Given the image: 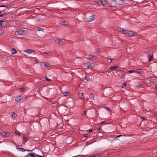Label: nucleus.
Wrapping results in <instances>:
<instances>
[{
  "mask_svg": "<svg viewBox=\"0 0 157 157\" xmlns=\"http://www.w3.org/2000/svg\"><path fill=\"white\" fill-rule=\"evenodd\" d=\"M117 0H112V1H113V2H116V1H117Z\"/></svg>",
  "mask_w": 157,
  "mask_h": 157,
  "instance_id": "nucleus-57",
  "label": "nucleus"
},
{
  "mask_svg": "<svg viewBox=\"0 0 157 157\" xmlns=\"http://www.w3.org/2000/svg\"><path fill=\"white\" fill-rule=\"evenodd\" d=\"M136 72L139 74H142L144 73V71L142 69H138L136 71Z\"/></svg>",
  "mask_w": 157,
  "mask_h": 157,
  "instance_id": "nucleus-15",
  "label": "nucleus"
},
{
  "mask_svg": "<svg viewBox=\"0 0 157 157\" xmlns=\"http://www.w3.org/2000/svg\"><path fill=\"white\" fill-rule=\"evenodd\" d=\"M101 2L103 5L105 6L107 4L106 3V2L105 0H101Z\"/></svg>",
  "mask_w": 157,
  "mask_h": 157,
  "instance_id": "nucleus-23",
  "label": "nucleus"
},
{
  "mask_svg": "<svg viewBox=\"0 0 157 157\" xmlns=\"http://www.w3.org/2000/svg\"><path fill=\"white\" fill-rule=\"evenodd\" d=\"M35 61H36V62H37V59H36Z\"/></svg>",
  "mask_w": 157,
  "mask_h": 157,
  "instance_id": "nucleus-59",
  "label": "nucleus"
},
{
  "mask_svg": "<svg viewBox=\"0 0 157 157\" xmlns=\"http://www.w3.org/2000/svg\"><path fill=\"white\" fill-rule=\"evenodd\" d=\"M62 93L65 96H68V95L69 94H70V93L69 92H67V91L63 92H62Z\"/></svg>",
  "mask_w": 157,
  "mask_h": 157,
  "instance_id": "nucleus-22",
  "label": "nucleus"
},
{
  "mask_svg": "<svg viewBox=\"0 0 157 157\" xmlns=\"http://www.w3.org/2000/svg\"><path fill=\"white\" fill-rule=\"evenodd\" d=\"M44 29L40 27H38L37 28V31H42L44 32Z\"/></svg>",
  "mask_w": 157,
  "mask_h": 157,
  "instance_id": "nucleus-26",
  "label": "nucleus"
},
{
  "mask_svg": "<svg viewBox=\"0 0 157 157\" xmlns=\"http://www.w3.org/2000/svg\"><path fill=\"white\" fill-rule=\"evenodd\" d=\"M69 22L66 21H60V24L62 25H68Z\"/></svg>",
  "mask_w": 157,
  "mask_h": 157,
  "instance_id": "nucleus-7",
  "label": "nucleus"
},
{
  "mask_svg": "<svg viewBox=\"0 0 157 157\" xmlns=\"http://www.w3.org/2000/svg\"><path fill=\"white\" fill-rule=\"evenodd\" d=\"M128 72L129 73L136 72V71L134 70H129L128 71Z\"/></svg>",
  "mask_w": 157,
  "mask_h": 157,
  "instance_id": "nucleus-29",
  "label": "nucleus"
},
{
  "mask_svg": "<svg viewBox=\"0 0 157 157\" xmlns=\"http://www.w3.org/2000/svg\"><path fill=\"white\" fill-rule=\"evenodd\" d=\"M1 134L4 136L7 137L9 136V134L5 131H3L1 132Z\"/></svg>",
  "mask_w": 157,
  "mask_h": 157,
  "instance_id": "nucleus-10",
  "label": "nucleus"
},
{
  "mask_svg": "<svg viewBox=\"0 0 157 157\" xmlns=\"http://www.w3.org/2000/svg\"><path fill=\"white\" fill-rule=\"evenodd\" d=\"M118 67V66H113L111 67L110 68L109 70H113L114 69H116Z\"/></svg>",
  "mask_w": 157,
  "mask_h": 157,
  "instance_id": "nucleus-19",
  "label": "nucleus"
},
{
  "mask_svg": "<svg viewBox=\"0 0 157 157\" xmlns=\"http://www.w3.org/2000/svg\"><path fill=\"white\" fill-rule=\"evenodd\" d=\"M93 131V129H89V130H87V132H91Z\"/></svg>",
  "mask_w": 157,
  "mask_h": 157,
  "instance_id": "nucleus-41",
  "label": "nucleus"
},
{
  "mask_svg": "<svg viewBox=\"0 0 157 157\" xmlns=\"http://www.w3.org/2000/svg\"><path fill=\"white\" fill-rule=\"evenodd\" d=\"M39 157H44L43 156L39 155Z\"/></svg>",
  "mask_w": 157,
  "mask_h": 157,
  "instance_id": "nucleus-58",
  "label": "nucleus"
},
{
  "mask_svg": "<svg viewBox=\"0 0 157 157\" xmlns=\"http://www.w3.org/2000/svg\"><path fill=\"white\" fill-rule=\"evenodd\" d=\"M1 13H2L0 11V14H1Z\"/></svg>",
  "mask_w": 157,
  "mask_h": 157,
  "instance_id": "nucleus-60",
  "label": "nucleus"
},
{
  "mask_svg": "<svg viewBox=\"0 0 157 157\" xmlns=\"http://www.w3.org/2000/svg\"><path fill=\"white\" fill-rule=\"evenodd\" d=\"M105 108L106 110L109 111L110 112H111L112 111L111 110V109L108 107H105Z\"/></svg>",
  "mask_w": 157,
  "mask_h": 157,
  "instance_id": "nucleus-32",
  "label": "nucleus"
},
{
  "mask_svg": "<svg viewBox=\"0 0 157 157\" xmlns=\"http://www.w3.org/2000/svg\"><path fill=\"white\" fill-rule=\"evenodd\" d=\"M120 30H119V31H123V30H123V29H121V28H120Z\"/></svg>",
  "mask_w": 157,
  "mask_h": 157,
  "instance_id": "nucleus-51",
  "label": "nucleus"
},
{
  "mask_svg": "<svg viewBox=\"0 0 157 157\" xmlns=\"http://www.w3.org/2000/svg\"><path fill=\"white\" fill-rule=\"evenodd\" d=\"M11 51L12 52L11 54L12 55H14L17 52V51L14 48L12 49Z\"/></svg>",
  "mask_w": 157,
  "mask_h": 157,
  "instance_id": "nucleus-18",
  "label": "nucleus"
},
{
  "mask_svg": "<svg viewBox=\"0 0 157 157\" xmlns=\"http://www.w3.org/2000/svg\"><path fill=\"white\" fill-rule=\"evenodd\" d=\"M35 156H37V157H39V155H36L35 154Z\"/></svg>",
  "mask_w": 157,
  "mask_h": 157,
  "instance_id": "nucleus-53",
  "label": "nucleus"
},
{
  "mask_svg": "<svg viewBox=\"0 0 157 157\" xmlns=\"http://www.w3.org/2000/svg\"><path fill=\"white\" fill-rule=\"evenodd\" d=\"M55 103H56L55 101H53L52 102V104H55Z\"/></svg>",
  "mask_w": 157,
  "mask_h": 157,
  "instance_id": "nucleus-55",
  "label": "nucleus"
},
{
  "mask_svg": "<svg viewBox=\"0 0 157 157\" xmlns=\"http://www.w3.org/2000/svg\"><path fill=\"white\" fill-rule=\"evenodd\" d=\"M18 149L19 150V151H21L22 152H24L25 151H32L31 150H26L23 148H19Z\"/></svg>",
  "mask_w": 157,
  "mask_h": 157,
  "instance_id": "nucleus-16",
  "label": "nucleus"
},
{
  "mask_svg": "<svg viewBox=\"0 0 157 157\" xmlns=\"http://www.w3.org/2000/svg\"><path fill=\"white\" fill-rule=\"evenodd\" d=\"M17 115L15 113H13L12 115L13 117H16Z\"/></svg>",
  "mask_w": 157,
  "mask_h": 157,
  "instance_id": "nucleus-31",
  "label": "nucleus"
},
{
  "mask_svg": "<svg viewBox=\"0 0 157 157\" xmlns=\"http://www.w3.org/2000/svg\"><path fill=\"white\" fill-rule=\"evenodd\" d=\"M155 88L157 90V85H156L155 86Z\"/></svg>",
  "mask_w": 157,
  "mask_h": 157,
  "instance_id": "nucleus-54",
  "label": "nucleus"
},
{
  "mask_svg": "<svg viewBox=\"0 0 157 157\" xmlns=\"http://www.w3.org/2000/svg\"><path fill=\"white\" fill-rule=\"evenodd\" d=\"M49 64H48V65H47L46 63H43L41 64L42 66L44 67H49Z\"/></svg>",
  "mask_w": 157,
  "mask_h": 157,
  "instance_id": "nucleus-24",
  "label": "nucleus"
},
{
  "mask_svg": "<svg viewBox=\"0 0 157 157\" xmlns=\"http://www.w3.org/2000/svg\"><path fill=\"white\" fill-rule=\"evenodd\" d=\"M23 139L25 141H27L28 138L27 137L24 136H23Z\"/></svg>",
  "mask_w": 157,
  "mask_h": 157,
  "instance_id": "nucleus-30",
  "label": "nucleus"
},
{
  "mask_svg": "<svg viewBox=\"0 0 157 157\" xmlns=\"http://www.w3.org/2000/svg\"><path fill=\"white\" fill-rule=\"evenodd\" d=\"M26 33V32L25 31L23 30L22 29H20L18 32V34L19 35H24Z\"/></svg>",
  "mask_w": 157,
  "mask_h": 157,
  "instance_id": "nucleus-3",
  "label": "nucleus"
},
{
  "mask_svg": "<svg viewBox=\"0 0 157 157\" xmlns=\"http://www.w3.org/2000/svg\"><path fill=\"white\" fill-rule=\"evenodd\" d=\"M20 89L21 91L24 92L25 91V89L24 88H21Z\"/></svg>",
  "mask_w": 157,
  "mask_h": 157,
  "instance_id": "nucleus-36",
  "label": "nucleus"
},
{
  "mask_svg": "<svg viewBox=\"0 0 157 157\" xmlns=\"http://www.w3.org/2000/svg\"><path fill=\"white\" fill-rule=\"evenodd\" d=\"M84 65L86 67L90 68H92L93 67V63H90L88 62L85 63Z\"/></svg>",
  "mask_w": 157,
  "mask_h": 157,
  "instance_id": "nucleus-4",
  "label": "nucleus"
},
{
  "mask_svg": "<svg viewBox=\"0 0 157 157\" xmlns=\"http://www.w3.org/2000/svg\"><path fill=\"white\" fill-rule=\"evenodd\" d=\"M84 79L86 80H87L88 79V78L86 76L85 78Z\"/></svg>",
  "mask_w": 157,
  "mask_h": 157,
  "instance_id": "nucleus-44",
  "label": "nucleus"
},
{
  "mask_svg": "<svg viewBox=\"0 0 157 157\" xmlns=\"http://www.w3.org/2000/svg\"><path fill=\"white\" fill-rule=\"evenodd\" d=\"M55 42L56 43L61 45H63L64 44V42L59 39L56 40L55 41Z\"/></svg>",
  "mask_w": 157,
  "mask_h": 157,
  "instance_id": "nucleus-5",
  "label": "nucleus"
},
{
  "mask_svg": "<svg viewBox=\"0 0 157 157\" xmlns=\"http://www.w3.org/2000/svg\"><path fill=\"white\" fill-rule=\"evenodd\" d=\"M107 62L108 63H110L111 62H114L115 61V60L114 59H113L112 58H109L107 59Z\"/></svg>",
  "mask_w": 157,
  "mask_h": 157,
  "instance_id": "nucleus-20",
  "label": "nucleus"
},
{
  "mask_svg": "<svg viewBox=\"0 0 157 157\" xmlns=\"http://www.w3.org/2000/svg\"><path fill=\"white\" fill-rule=\"evenodd\" d=\"M6 25L5 22L3 20H0V27H5Z\"/></svg>",
  "mask_w": 157,
  "mask_h": 157,
  "instance_id": "nucleus-6",
  "label": "nucleus"
},
{
  "mask_svg": "<svg viewBox=\"0 0 157 157\" xmlns=\"http://www.w3.org/2000/svg\"><path fill=\"white\" fill-rule=\"evenodd\" d=\"M118 72L119 76L121 78H122L123 76V73L120 71H118Z\"/></svg>",
  "mask_w": 157,
  "mask_h": 157,
  "instance_id": "nucleus-21",
  "label": "nucleus"
},
{
  "mask_svg": "<svg viewBox=\"0 0 157 157\" xmlns=\"http://www.w3.org/2000/svg\"><path fill=\"white\" fill-rule=\"evenodd\" d=\"M142 84H140V83H139L137 85V86L139 87L140 88H141L142 87Z\"/></svg>",
  "mask_w": 157,
  "mask_h": 157,
  "instance_id": "nucleus-34",
  "label": "nucleus"
},
{
  "mask_svg": "<svg viewBox=\"0 0 157 157\" xmlns=\"http://www.w3.org/2000/svg\"><path fill=\"white\" fill-rule=\"evenodd\" d=\"M8 6H6L5 5H0V7H7Z\"/></svg>",
  "mask_w": 157,
  "mask_h": 157,
  "instance_id": "nucleus-38",
  "label": "nucleus"
},
{
  "mask_svg": "<svg viewBox=\"0 0 157 157\" xmlns=\"http://www.w3.org/2000/svg\"><path fill=\"white\" fill-rule=\"evenodd\" d=\"M22 98V97L21 96L16 97L15 99V101L17 102H20L21 101Z\"/></svg>",
  "mask_w": 157,
  "mask_h": 157,
  "instance_id": "nucleus-14",
  "label": "nucleus"
},
{
  "mask_svg": "<svg viewBox=\"0 0 157 157\" xmlns=\"http://www.w3.org/2000/svg\"><path fill=\"white\" fill-rule=\"evenodd\" d=\"M78 96L80 98H82L83 97V94L81 93L79 94Z\"/></svg>",
  "mask_w": 157,
  "mask_h": 157,
  "instance_id": "nucleus-27",
  "label": "nucleus"
},
{
  "mask_svg": "<svg viewBox=\"0 0 157 157\" xmlns=\"http://www.w3.org/2000/svg\"><path fill=\"white\" fill-rule=\"evenodd\" d=\"M44 54H48V52H44Z\"/></svg>",
  "mask_w": 157,
  "mask_h": 157,
  "instance_id": "nucleus-50",
  "label": "nucleus"
},
{
  "mask_svg": "<svg viewBox=\"0 0 157 157\" xmlns=\"http://www.w3.org/2000/svg\"><path fill=\"white\" fill-rule=\"evenodd\" d=\"M14 132L16 134L18 135L19 136H20L21 134V133L18 131H15Z\"/></svg>",
  "mask_w": 157,
  "mask_h": 157,
  "instance_id": "nucleus-28",
  "label": "nucleus"
},
{
  "mask_svg": "<svg viewBox=\"0 0 157 157\" xmlns=\"http://www.w3.org/2000/svg\"><path fill=\"white\" fill-rule=\"evenodd\" d=\"M4 20L6 21H9L10 20V17H5L4 19Z\"/></svg>",
  "mask_w": 157,
  "mask_h": 157,
  "instance_id": "nucleus-33",
  "label": "nucleus"
},
{
  "mask_svg": "<svg viewBox=\"0 0 157 157\" xmlns=\"http://www.w3.org/2000/svg\"><path fill=\"white\" fill-rule=\"evenodd\" d=\"M105 121H102V122H100V124H104V123H105Z\"/></svg>",
  "mask_w": 157,
  "mask_h": 157,
  "instance_id": "nucleus-48",
  "label": "nucleus"
},
{
  "mask_svg": "<svg viewBox=\"0 0 157 157\" xmlns=\"http://www.w3.org/2000/svg\"><path fill=\"white\" fill-rule=\"evenodd\" d=\"M86 58L88 59L92 60H94L96 59V56L91 55H88Z\"/></svg>",
  "mask_w": 157,
  "mask_h": 157,
  "instance_id": "nucleus-2",
  "label": "nucleus"
},
{
  "mask_svg": "<svg viewBox=\"0 0 157 157\" xmlns=\"http://www.w3.org/2000/svg\"><path fill=\"white\" fill-rule=\"evenodd\" d=\"M83 16H84L82 14H79L78 15V17L79 18V20L82 21H83V20L84 19V18L83 17Z\"/></svg>",
  "mask_w": 157,
  "mask_h": 157,
  "instance_id": "nucleus-8",
  "label": "nucleus"
},
{
  "mask_svg": "<svg viewBox=\"0 0 157 157\" xmlns=\"http://www.w3.org/2000/svg\"><path fill=\"white\" fill-rule=\"evenodd\" d=\"M70 137H71L72 138H73L74 137V135L73 134L71 135V136Z\"/></svg>",
  "mask_w": 157,
  "mask_h": 157,
  "instance_id": "nucleus-45",
  "label": "nucleus"
},
{
  "mask_svg": "<svg viewBox=\"0 0 157 157\" xmlns=\"http://www.w3.org/2000/svg\"><path fill=\"white\" fill-rule=\"evenodd\" d=\"M100 48H98L97 49V52L99 53H100Z\"/></svg>",
  "mask_w": 157,
  "mask_h": 157,
  "instance_id": "nucleus-37",
  "label": "nucleus"
},
{
  "mask_svg": "<svg viewBox=\"0 0 157 157\" xmlns=\"http://www.w3.org/2000/svg\"><path fill=\"white\" fill-rule=\"evenodd\" d=\"M87 111H84V115H86Z\"/></svg>",
  "mask_w": 157,
  "mask_h": 157,
  "instance_id": "nucleus-43",
  "label": "nucleus"
},
{
  "mask_svg": "<svg viewBox=\"0 0 157 157\" xmlns=\"http://www.w3.org/2000/svg\"><path fill=\"white\" fill-rule=\"evenodd\" d=\"M109 71V70H108L107 71H105V72H104V73H107V72ZM106 75H107L108 74L107 73H106Z\"/></svg>",
  "mask_w": 157,
  "mask_h": 157,
  "instance_id": "nucleus-56",
  "label": "nucleus"
},
{
  "mask_svg": "<svg viewBox=\"0 0 157 157\" xmlns=\"http://www.w3.org/2000/svg\"><path fill=\"white\" fill-rule=\"evenodd\" d=\"M25 52L28 54H30L33 52H35V51L32 49H27L25 50Z\"/></svg>",
  "mask_w": 157,
  "mask_h": 157,
  "instance_id": "nucleus-11",
  "label": "nucleus"
},
{
  "mask_svg": "<svg viewBox=\"0 0 157 157\" xmlns=\"http://www.w3.org/2000/svg\"><path fill=\"white\" fill-rule=\"evenodd\" d=\"M95 15H93L90 17V20H88V21L89 22L91 21H93L96 17Z\"/></svg>",
  "mask_w": 157,
  "mask_h": 157,
  "instance_id": "nucleus-9",
  "label": "nucleus"
},
{
  "mask_svg": "<svg viewBox=\"0 0 157 157\" xmlns=\"http://www.w3.org/2000/svg\"><path fill=\"white\" fill-rule=\"evenodd\" d=\"M120 31L122 32L123 34L128 35V31H126L124 29L123 31Z\"/></svg>",
  "mask_w": 157,
  "mask_h": 157,
  "instance_id": "nucleus-25",
  "label": "nucleus"
},
{
  "mask_svg": "<svg viewBox=\"0 0 157 157\" xmlns=\"http://www.w3.org/2000/svg\"><path fill=\"white\" fill-rule=\"evenodd\" d=\"M5 15V14L4 13H3L2 14H1L0 15V17H2V16H3L4 15Z\"/></svg>",
  "mask_w": 157,
  "mask_h": 157,
  "instance_id": "nucleus-47",
  "label": "nucleus"
},
{
  "mask_svg": "<svg viewBox=\"0 0 157 157\" xmlns=\"http://www.w3.org/2000/svg\"><path fill=\"white\" fill-rule=\"evenodd\" d=\"M128 35H129L130 37L136 36L137 35V33L132 31H128Z\"/></svg>",
  "mask_w": 157,
  "mask_h": 157,
  "instance_id": "nucleus-1",
  "label": "nucleus"
},
{
  "mask_svg": "<svg viewBox=\"0 0 157 157\" xmlns=\"http://www.w3.org/2000/svg\"><path fill=\"white\" fill-rule=\"evenodd\" d=\"M82 136L84 137H87L88 136V134H83L82 135Z\"/></svg>",
  "mask_w": 157,
  "mask_h": 157,
  "instance_id": "nucleus-40",
  "label": "nucleus"
},
{
  "mask_svg": "<svg viewBox=\"0 0 157 157\" xmlns=\"http://www.w3.org/2000/svg\"><path fill=\"white\" fill-rule=\"evenodd\" d=\"M126 86V84L125 83H123L122 84V88H123L125 86Z\"/></svg>",
  "mask_w": 157,
  "mask_h": 157,
  "instance_id": "nucleus-39",
  "label": "nucleus"
},
{
  "mask_svg": "<svg viewBox=\"0 0 157 157\" xmlns=\"http://www.w3.org/2000/svg\"><path fill=\"white\" fill-rule=\"evenodd\" d=\"M141 119L143 121H145V120H147V119L145 117H140Z\"/></svg>",
  "mask_w": 157,
  "mask_h": 157,
  "instance_id": "nucleus-35",
  "label": "nucleus"
},
{
  "mask_svg": "<svg viewBox=\"0 0 157 157\" xmlns=\"http://www.w3.org/2000/svg\"><path fill=\"white\" fill-rule=\"evenodd\" d=\"M116 6V2H114L113 1L110 4L109 6L111 7H114Z\"/></svg>",
  "mask_w": 157,
  "mask_h": 157,
  "instance_id": "nucleus-12",
  "label": "nucleus"
},
{
  "mask_svg": "<svg viewBox=\"0 0 157 157\" xmlns=\"http://www.w3.org/2000/svg\"><path fill=\"white\" fill-rule=\"evenodd\" d=\"M35 154V153H29L26 156L28 157H36Z\"/></svg>",
  "mask_w": 157,
  "mask_h": 157,
  "instance_id": "nucleus-13",
  "label": "nucleus"
},
{
  "mask_svg": "<svg viewBox=\"0 0 157 157\" xmlns=\"http://www.w3.org/2000/svg\"><path fill=\"white\" fill-rule=\"evenodd\" d=\"M122 136V135H119V136H117V138L119 137H120V136Z\"/></svg>",
  "mask_w": 157,
  "mask_h": 157,
  "instance_id": "nucleus-49",
  "label": "nucleus"
},
{
  "mask_svg": "<svg viewBox=\"0 0 157 157\" xmlns=\"http://www.w3.org/2000/svg\"><path fill=\"white\" fill-rule=\"evenodd\" d=\"M98 130H102V129H101V127H99V128H98Z\"/></svg>",
  "mask_w": 157,
  "mask_h": 157,
  "instance_id": "nucleus-46",
  "label": "nucleus"
},
{
  "mask_svg": "<svg viewBox=\"0 0 157 157\" xmlns=\"http://www.w3.org/2000/svg\"><path fill=\"white\" fill-rule=\"evenodd\" d=\"M148 60L149 61H150L153 58V55H148Z\"/></svg>",
  "mask_w": 157,
  "mask_h": 157,
  "instance_id": "nucleus-17",
  "label": "nucleus"
},
{
  "mask_svg": "<svg viewBox=\"0 0 157 157\" xmlns=\"http://www.w3.org/2000/svg\"><path fill=\"white\" fill-rule=\"evenodd\" d=\"M149 80L151 82L152 80V79L151 78H149Z\"/></svg>",
  "mask_w": 157,
  "mask_h": 157,
  "instance_id": "nucleus-52",
  "label": "nucleus"
},
{
  "mask_svg": "<svg viewBox=\"0 0 157 157\" xmlns=\"http://www.w3.org/2000/svg\"><path fill=\"white\" fill-rule=\"evenodd\" d=\"M45 79L48 81H51V80L50 79H49L48 78H45Z\"/></svg>",
  "mask_w": 157,
  "mask_h": 157,
  "instance_id": "nucleus-42",
  "label": "nucleus"
}]
</instances>
